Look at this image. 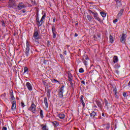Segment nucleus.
<instances>
[{
    "instance_id": "1",
    "label": "nucleus",
    "mask_w": 130,
    "mask_h": 130,
    "mask_svg": "<svg viewBox=\"0 0 130 130\" xmlns=\"http://www.w3.org/2000/svg\"><path fill=\"white\" fill-rule=\"evenodd\" d=\"M66 90H64V86H62L59 89L58 91V95L60 98H62L63 97V93Z\"/></svg>"
},
{
    "instance_id": "2",
    "label": "nucleus",
    "mask_w": 130,
    "mask_h": 130,
    "mask_svg": "<svg viewBox=\"0 0 130 130\" xmlns=\"http://www.w3.org/2000/svg\"><path fill=\"white\" fill-rule=\"evenodd\" d=\"M126 39V35L125 34H122L121 36H120V41L121 43H124L125 42V40Z\"/></svg>"
},
{
    "instance_id": "3",
    "label": "nucleus",
    "mask_w": 130,
    "mask_h": 130,
    "mask_svg": "<svg viewBox=\"0 0 130 130\" xmlns=\"http://www.w3.org/2000/svg\"><path fill=\"white\" fill-rule=\"evenodd\" d=\"M29 110L31 111V112H33V113H35V111H36V106L34 103L31 104L30 107L29 109Z\"/></svg>"
},
{
    "instance_id": "4",
    "label": "nucleus",
    "mask_w": 130,
    "mask_h": 130,
    "mask_svg": "<svg viewBox=\"0 0 130 130\" xmlns=\"http://www.w3.org/2000/svg\"><path fill=\"white\" fill-rule=\"evenodd\" d=\"M92 14L93 15V17L95 19V20H97L98 21H99V22L101 23V19H100V18H99V16H98V14L92 12Z\"/></svg>"
},
{
    "instance_id": "5",
    "label": "nucleus",
    "mask_w": 130,
    "mask_h": 130,
    "mask_svg": "<svg viewBox=\"0 0 130 130\" xmlns=\"http://www.w3.org/2000/svg\"><path fill=\"white\" fill-rule=\"evenodd\" d=\"M46 17V14L44 13L43 16L42 17L41 20L40 22H39V26H41L42 25V22H43V20Z\"/></svg>"
},
{
    "instance_id": "6",
    "label": "nucleus",
    "mask_w": 130,
    "mask_h": 130,
    "mask_svg": "<svg viewBox=\"0 0 130 130\" xmlns=\"http://www.w3.org/2000/svg\"><path fill=\"white\" fill-rule=\"evenodd\" d=\"M16 107L17 106L16 105V101H13L12 102V106L11 108L12 110H13V111H15Z\"/></svg>"
},
{
    "instance_id": "7",
    "label": "nucleus",
    "mask_w": 130,
    "mask_h": 130,
    "mask_svg": "<svg viewBox=\"0 0 130 130\" xmlns=\"http://www.w3.org/2000/svg\"><path fill=\"white\" fill-rule=\"evenodd\" d=\"M26 53H29V51H30V45L29 44V42L28 41L26 42Z\"/></svg>"
},
{
    "instance_id": "8",
    "label": "nucleus",
    "mask_w": 130,
    "mask_h": 130,
    "mask_svg": "<svg viewBox=\"0 0 130 130\" xmlns=\"http://www.w3.org/2000/svg\"><path fill=\"white\" fill-rule=\"evenodd\" d=\"M9 6L10 8L15 7V1L10 0L9 2Z\"/></svg>"
},
{
    "instance_id": "9",
    "label": "nucleus",
    "mask_w": 130,
    "mask_h": 130,
    "mask_svg": "<svg viewBox=\"0 0 130 130\" xmlns=\"http://www.w3.org/2000/svg\"><path fill=\"white\" fill-rule=\"evenodd\" d=\"M39 34H38V30H35L34 34V37L35 39H39Z\"/></svg>"
},
{
    "instance_id": "10",
    "label": "nucleus",
    "mask_w": 130,
    "mask_h": 130,
    "mask_svg": "<svg viewBox=\"0 0 130 130\" xmlns=\"http://www.w3.org/2000/svg\"><path fill=\"white\" fill-rule=\"evenodd\" d=\"M26 86L28 90H29V91H32V85H31V83H30L29 82H27L26 83Z\"/></svg>"
},
{
    "instance_id": "11",
    "label": "nucleus",
    "mask_w": 130,
    "mask_h": 130,
    "mask_svg": "<svg viewBox=\"0 0 130 130\" xmlns=\"http://www.w3.org/2000/svg\"><path fill=\"white\" fill-rule=\"evenodd\" d=\"M17 8L19 10H22V9H24V8H25V6H24L23 3H20L19 4Z\"/></svg>"
},
{
    "instance_id": "12",
    "label": "nucleus",
    "mask_w": 130,
    "mask_h": 130,
    "mask_svg": "<svg viewBox=\"0 0 130 130\" xmlns=\"http://www.w3.org/2000/svg\"><path fill=\"white\" fill-rule=\"evenodd\" d=\"M58 117L60 118V119H63L64 117H66V115L63 113H60L57 115Z\"/></svg>"
},
{
    "instance_id": "13",
    "label": "nucleus",
    "mask_w": 130,
    "mask_h": 130,
    "mask_svg": "<svg viewBox=\"0 0 130 130\" xmlns=\"http://www.w3.org/2000/svg\"><path fill=\"white\" fill-rule=\"evenodd\" d=\"M44 102L46 108H48V103L47 102V99L46 98H44Z\"/></svg>"
},
{
    "instance_id": "14",
    "label": "nucleus",
    "mask_w": 130,
    "mask_h": 130,
    "mask_svg": "<svg viewBox=\"0 0 130 130\" xmlns=\"http://www.w3.org/2000/svg\"><path fill=\"white\" fill-rule=\"evenodd\" d=\"M113 61L114 63L117 62V61H118V57H117V56H114L113 58Z\"/></svg>"
},
{
    "instance_id": "15",
    "label": "nucleus",
    "mask_w": 130,
    "mask_h": 130,
    "mask_svg": "<svg viewBox=\"0 0 130 130\" xmlns=\"http://www.w3.org/2000/svg\"><path fill=\"white\" fill-rule=\"evenodd\" d=\"M81 103H82L83 107H85V103H84V97H83V95L81 96V99H80Z\"/></svg>"
},
{
    "instance_id": "16",
    "label": "nucleus",
    "mask_w": 130,
    "mask_h": 130,
    "mask_svg": "<svg viewBox=\"0 0 130 130\" xmlns=\"http://www.w3.org/2000/svg\"><path fill=\"white\" fill-rule=\"evenodd\" d=\"M100 14H101L102 17H103V18H105V17H106V13L103 12H101Z\"/></svg>"
},
{
    "instance_id": "17",
    "label": "nucleus",
    "mask_w": 130,
    "mask_h": 130,
    "mask_svg": "<svg viewBox=\"0 0 130 130\" xmlns=\"http://www.w3.org/2000/svg\"><path fill=\"white\" fill-rule=\"evenodd\" d=\"M110 42H111V43H113L114 40L113 39V37H112V36L110 35Z\"/></svg>"
},
{
    "instance_id": "18",
    "label": "nucleus",
    "mask_w": 130,
    "mask_h": 130,
    "mask_svg": "<svg viewBox=\"0 0 130 130\" xmlns=\"http://www.w3.org/2000/svg\"><path fill=\"white\" fill-rule=\"evenodd\" d=\"M69 81L73 80V76H72L71 74H68Z\"/></svg>"
},
{
    "instance_id": "19",
    "label": "nucleus",
    "mask_w": 130,
    "mask_h": 130,
    "mask_svg": "<svg viewBox=\"0 0 130 130\" xmlns=\"http://www.w3.org/2000/svg\"><path fill=\"white\" fill-rule=\"evenodd\" d=\"M90 116L91 117H95L96 116V112L94 111H93L91 114H90Z\"/></svg>"
},
{
    "instance_id": "20",
    "label": "nucleus",
    "mask_w": 130,
    "mask_h": 130,
    "mask_svg": "<svg viewBox=\"0 0 130 130\" xmlns=\"http://www.w3.org/2000/svg\"><path fill=\"white\" fill-rule=\"evenodd\" d=\"M52 123L53 124H54V125H55V126H58V125L59 124L58 122L56 121L52 122Z\"/></svg>"
},
{
    "instance_id": "21",
    "label": "nucleus",
    "mask_w": 130,
    "mask_h": 130,
    "mask_svg": "<svg viewBox=\"0 0 130 130\" xmlns=\"http://www.w3.org/2000/svg\"><path fill=\"white\" fill-rule=\"evenodd\" d=\"M87 18L89 21H92V19H93V17L91 16L90 15H87Z\"/></svg>"
},
{
    "instance_id": "22",
    "label": "nucleus",
    "mask_w": 130,
    "mask_h": 130,
    "mask_svg": "<svg viewBox=\"0 0 130 130\" xmlns=\"http://www.w3.org/2000/svg\"><path fill=\"white\" fill-rule=\"evenodd\" d=\"M40 114L41 117L42 118H43V111H42V110H40Z\"/></svg>"
},
{
    "instance_id": "23",
    "label": "nucleus",
    "mask_w": 130,
    "mask_h": 130,
    "mask_svg": "<svg viewBox=\"0 0 130 130\" xmlns=\"http://www.w3.org/2000/svg\"><path fill=\"white\" fill-rule=\"evenodd\" d=\"M71 86L73 87V86H74V84L75 83V81H74L73 80H71V81H69Z\"/></svg>"
},
{
    "instance_id": "24",
    "label": "nucleus",
    "mask_w": 130,
    "mask_h": 130,
    "mask_svg": "<svg viewBox=\"0 0 130 130\" xmlns=\"http://www.w3.org/2000/svg\"><path fill=\"white\" fill-rule=\"evenodd\" d=\"M42 129L43 130H48V128H47V126H46V125H44L42 127Z\"/></svg>"
},
{
    "instance_id": "25",
    "label": "nucleus",
    "mask_w": 130,
    "mask_h": 130,
    "mask_svg": "<svg viewBox=\"0 0 130 130\" xmlns=\"http://www.w3.org/2000/svg\"><path fill=\"white\" fill-rule=\"evenodd\" d=\"M52 33L55 32V27L54 26H52Z\"/></svg>"
},
{
    "instance_id": "26",
    "label": "nucleus",
    "mask_w": 130,
    "mask_h": 130,
    "mask_svg": "<svg viewBox=\"0 0 130 130\" xmlns=\"http://www.w3.org/2000/svg\"><path fill=\"white\" fill-rule=\"evenodd\" d=\"M105 101V104L106 105V106H108V102L106 100V99L104 100Z\"/></svg>"
},
{
    "instance_id": "27",
    "label": "nucleus",
    "mask_w": 130,
    "mask_h": 130,
    "mask_svg": "<svg viewBox=\"0 0 130 130\" xmlns=\"http://www.w3.org/2000/svg\"><path fill=\"white\" fill-rule=\"evenodd\" d=\"M53 33V38H55L56 37V34L55 32H52Z\"/></svg>"
},
{
    "instance_id": "28",
    "label": "nucleus",
    "mask_w": 130,
    "mask_h": 130,
    "mask_svg": "<svg viewBox=\"0 0 130 130\" xmlns=\"http://www.w3.org/2000/svg\"><path fill=\"white\" fill-rule=\"evenodd\" d=\"M27 71H28V68L25 67V68H24V74H25V73H26V72H27Z\"/></svg>"
},
{
    "instance_id": "29",
    "label": "nucleus",
    "mask_w": 130,
    "mask_h": 130,
    "mask_svg": "<svg viewBox=\"0 0 130 130\" xmlns=\"http://www.w3.org/2000/svg\"><path fill=\"white\" fill-rule=\"evenodd\" d=\"M79 73H84V69L83 68H81L79 69Z\"/></svg>"
},
{
    "instance_id": "30",
    "label": "nucleus",
    "mask_w": 130,
    "mask_h": 130,
    "mask_svg": "<svg viewBox=\"0 0 130 130\" xmlns=\"http://www.w3.org/2000/svg\"><path fill=\"white\" fill-rule=\"evenodd\" d=\"M21 107H25V104H24V102H22L21 103Z\"/></svg>"
},
{
    "instance_id": "31",
    "label": "nucleus",
    "mask_w": 130,
    "mask_h": 130,
    "mask_svg": "<svg viewBox=\"0 0 130 130\" xmlns=\"http://www.w3.org/2000/svg\"><path fill=\"white\" fill-rule=\"evenodd\" d=\"M97 105H98V106L100 108V107H101V106H102V105H101V103H100V102H98V103H97Z\"/></svg>"
},
{
    "instance_id": "32",
    "label": "nucleus",
    "mask_w": 130,
    "mask_h": 130,
    "mask_svg": "<svg viewBox=\"0 0 130 130\" xmlns=\"http://www.w3.org/2000/svg\"><path fill=\"white\" fill-rule=\"evenodd\" d=\"M123 96L124 97H126V93L125 92H124V93H123Z\"/></svg>"
},
{
    "instance_id": "33",
    "label": "nucleus",
    "mask_w": 130,
    "mask_h": 130,
    "mask_svg": "<svg viewBox=\"0 0 130 130\" xmlns=\"http://www.w3.org/2000/svg\"><path fill=\"white\" fill-rule=\"evenodd\" d=\"M113 23H117V19H115L113 20Z\"/></svg>"
},
{
    "instance_id": "34",
    "label": "nucleus",
    "mask_w": 130,
    "mask_h": 130,
    "mask_svg": "<svg viewBox=\"0 0 130 130\" xmlns=\"http://www.w3.org/2000/svg\"><path fill=\"white\" fill-rule=\"evenodd\" d=\"M2 130H7V127H3Z\"/></svg>"
},
{
    "instance_id": "35",
    "label": "nucleus",
    "mask_w": 130,
    "mask_h": 130,
    "mask_svg": "<svg viewBox=\"0 0 130 130\" xmlns=\"http://www.w3.org/2000/svg\"><path fill=\"white\" fill-rule=\"evenodd\" d=\"M55 20H56V18H55V17H54V18H53V23H55Z\"/></svg>"
},
{
    "instance_id": "36",
    "label": "nucleus",
    "mask_w": 130,
    "mask_h": 130,
    "mask_svg": "<svg viewBox=\"0 0 130 130\" xmlns=\"http://www.w3.org/2000/svg\"><path fill=\"white\" fill-rule=\"evenodd\" d=\"M114 92L115 94H116V88H115L114 89Z\"/></svg>"
},
{
    "instance_id": "37",
    "label": "nucleus",
    "mask_w": 130,
    "mask_h": 130,
    "mask_svg": "<svg viewBox=\"0 0 130 130\" xmlns=\"http://www.w3.org/2000/svg\"><path fill=\"white\" fill-rule=\"evenodd\" d=\"M48 97H50V93H47Z\"/></svg>"
},
{
    "instance_id": "38",
    "label": "nucleus",
    "mask_w": 130,
    "mask_h": 130,
    "mask_svg": "<svg viewBox=\"0 0 130 130\" xmlns=\"http://www.w3.org/2000/svg\"><path fill=\"white\" fill-rule=\"evenodd\" d=\"M37 22H38V23H39V18H37Z\"/></svg>"
},
{
    "instance_id": "39",
    "label": "nucleus",
    "mask_w": 130,
    "mask_h": 130,
    "mask_svg": "<svg viewBox=\"0 0 130 130\" xmlns=\"http://www.w3.org/2000/svg\"><path fill=\"white\" fill-rule=\"evenodd\" d=\"M64 54H65L66 55H67V51H65L64 52H63Z\"/></svg>"
},
{
    "instance_id": "40",
    "label": "nucleus",
    "mask_w": 130,
    "mask_h": 130,
    "mask_svg": "<svg viewBox=\"0 0 130 130\" xmlns=\"http://www.w3.org/2000/svg\"><path fill=\"white\" fill-rule=\"evenodd\" d=\"M47 94H49V93H50V91L48 90V91H47Z\"/></svg>"
},
{
    "instance_id": "41",
    "label": "nucleus",
    "mask_w": 130,
    "mask_h": 130,
    "mask_svg": "<svg viewBox=\"0 0 130 130\" xmlns=\"http://www.w3.org/2000/svg\"><path fill=\"white\" fill-rule=\"evenodd\" d=\"M11 98H12V100H14V99H15V97H14L13 96H12L11 97Z\"/></svg>"
},
{
    "instance_id": "42",
    "label": "nucleus",
    "mask_w": 130,
    "mask_h": 130,
    "mask_svg": "<svg viewBox=\"0 0 130 130\" xmlns=\"http://www.w3.org/2000/svg\"><path fill=\"white\" fill-rule=\"evenodd\" d=\"M115 1L116 2V3H118L119 2H120V0H115Z\"/></svg>"
},
{
    "instance_id": "43",
    "label": "nucleus",
    "mask_w": 130,
    "mask_h": 130,
    "mask_svg": "<svg viewBox=\"0 0 130 130\" xmlns=\"http://www.w3.org/2000/svg\"><path fill=\"white\" fill-rule=\"evenodd\" d=\"M54 82H55V83H56V82H58V81L56 80L55 79H54Z\"/></svg>"
},
{
    "instance_id": "44",
    "label": "nucleus",
    "mask_w": 130,
    "mask_h": 130,
    "mask_svg": "<svg viewBox=\"0 0 130 130\" xmlns=\"http://www.w3.org/2000/svg\"><path fill=\"white\" fill-rule=\"evenodd\" d=\"M82 83L83 84H85V81H82Z\"/></svg>"
},
{
    "instance_id": "45",
    "label": "nucleus",
    "mask_w": 130,
    "mask_h": 130,
    "mask_svg": "<svg viewBox=\"0 0 130 130\" xmlns=\"http://www.w3.org/2000/svg\"><path fill=\"white\" fill-rule=\"evenodd\" d=\"M2 25H3V26H5V23H4V22H3Z\"/></svg>"
},
{
    "instance_id": "46",
    "label": "nucleus",
    "mask_w": 130,
    "mask_h": 130,
    "mask_svg": "<svg viewBox=\"0 0 130 130\" xmlns=\"http://www.w3.org/2000/svg\"><path fill=\"white\" fill-rule=\"evenodd\" d=\"M128 86H130V81L129 82V83H128Z\"/></svg>"
},
{
    "instance_id": "47",
    "label": "nucleus",
    "mask_w": 130,
    "mask_h": 130,
    "mask_svg": "<svg viewBox=\"0 0 130 130\" xmlns=\"http://www.w3.org/2000/svg\"><path fill=\"white\" fill-rule=\"evenodd\" d=\"M102 116H104V113H102Z\"/></svg>"
},
{
    "instance_id": "48",
    "label": "nucleus",
    "mask_w": 130,
    "mask_h": 130,
    "mask_svg": "<svg viewBox=\"0 0 130 130\" xmlns=\"http://www.w3.org/2000/svg\"><path fill=\"white\" fill-rule=\"evenodd\" d=\"M75 36H78V35H77V34H75Z\"/></svg>"
},
{
    "instance_id": "49",
    "label": "nucleus",
    "mask_w": 130,
    "mask_h": 130,
    "mask_svg": "<svg viewBox=\"0 0 130 130\" xmlns=\"http://www.w3.org/2000/svg\"><path fill=\"white\" fill-rule=\"evenodd\" d=\"M60 56H62V55H60Z\"/></svg>"
},
{
    "instance_id": "50",
    "label": "nucleus",
    "mask_w": 130,
    "mask_h": 130,
    "mask_svg": "<svg viewBox=\"0 0 130 130\" xmlns=\"http://www.w3.org/2000/svg\"><path fill=\"white\" fill-rule=\"evenodd\" d=\"M60 56H62V55H60Z\"/></svg>"
},
{
    "instance_id": "51",
    "label": "nucleus",
    "mask_w": 130,
    "mask_h": 130,
    "mask_svg": "<svg viewBox=\"0 0 130 130\" xmlns=\"http://www.w3.org/2000/svg\"><path fill=\"white\" fill-rule=\"evenodd\" d=\"M118 15H120V13H119Z\"/></svg>"
}]
</instances>
